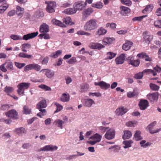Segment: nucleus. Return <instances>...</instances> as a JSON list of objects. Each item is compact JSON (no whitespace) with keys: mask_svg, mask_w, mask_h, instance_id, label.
I'll return each instance as SVG.
<instances>
[{"mask_svg":"<svg viewBox=\"0 0 161 161\" xmlns=\"http://www.w3.org/2000/svg\"><path fill=\"white\" fill-rule=\"evenodd\" d=\"M97 20L95 19H91L87 21L84 26V29L87 31L95 30L97 27Z\"/></svg>","mask_w":161,"mask_h":161,"instance_id":"nucleus-1","label":"nucleus"},{"mask_svg":"<svg viewBox=\"0 0 161 161\" xmlns=\"http://www.w3.org/2000/svg\"><path fill=\"white\" fill-rule=\"evenodd\" d=\"M30 84L29 83L23 82L19 84L17 87L18 89L17 92L19 95L23 94L24 93V91L25 89H28L30 86Z\"/></svg>","mask_w":161,"mask_h":161,"instance_id":"nucleus-2","label":"nucleus"},{"mask_svg":"<svg viewBox=\"0 0 161 161\" xmlns=\"http://www.w3.org/2000/svg\"><path fill=\"white\" fill-rule=\"evenodd\" d=\"M41 69V66L38 64L35 63L27 65L24 68L25 71L29 70L34 69L37 71H39Z\"/></svg>","mask_w":161,"mask_h":161,"instance_id":"nucleus-3","label":"nucleus"},{"mask_svg":"<svg viewBox=\"0 0 161 161\" xmlns=\"http://www.w3.org/2000/svg\"><path fill=\"white\" fill-rule=\"evenodd\" d=\"M58 147L55 145H46L44 147L39 149L38 150L39 151H44V152H53L57 150Z\"/></svg>","mask_w":161,"mask_h":161,"instance_id":"nucleus-4","label":"nucleus"},{"mask_svg":"<svg viewBox=\"0 0 161 161\" xmlns=\"http://www.w3.org/2000/svg\"><path fill=\"white\" fill-rule=\"evenodd\" d=\"M115 132L114 130L110 129L107 130L104 135L105 138L109 140L114 139L115 136Z\"/></svg>","mask_w":161,"mask_h":161,"instance_id":"nucleus-5","label":"nucleus"},{"mask_svg":"<svg viewBox=\"0 0 161 161\" xmlns=\"http://www.w3.org/2000/svg\"><path fill=\"white\" fill-rule=\"evenodd\" d=\"M158 92L153 93L149 94L147 95V98L152 103L156 102L158 99Z\"/></svg>","mask_w":161,"mask_h":161,"instance_id":"nucleus-6","label":"nucleus"},{"mask_svg":"<svg viewBox=\"0 0 161 161\" xmlns=\"http://www.w3.org/2000/svg\"><path fill=\"white\" fill-rule=\"evenodd\" d=\"M93 12V10L91 8H88L84 10L82 13V20L85 21Z\"/></svg>","mask_w":161,"mask_h":161,"instance_id":"nucleus-7","label":"nucleus"},{"mask_svg":"<svg viewBox=\"0 0 161 161\" xmlns=\"http://www.w3.org/2000/svg\"><path fill=\"white\" fill-rule=\"evenodd\" d=\"M86 6V3L82 1L78 2L75 3L74 8L76 10H82Z\"/></svg>","mask_w":161,"mask_h":161,"instance_id":"nucleus-8","label":"nucleus"},{"mask_svg":"<svg viewBox=\"0 0 161 161\" xmlns=\"http://www.w3.org/2000/svg\"><path fill=\"white\" fill-rule=\"evenodd\" d=\"M56 3L53 1H50L47 3L46 8L47 11L49 13H52L54 12V8L56 7Z\"/></svg>","mask_w":161,"mask_h":161,"instance_id":"nucleus-9","label":"nucleus"},{"mask_svg":"<svg viewBox=\"0 0 161 161\" xmlns=\"http://www.w3.org/2000/svg\"><path fill=\"white\" fill-rule=\"evenodd\" d=\"M43 72L44 73L45 75L48 78H51L54 75V72L48 69H43L41 70L40 73Z\"/></svg>","mask_w":161,"mask_h":161,"instance_id":"nucleus-10","label":"nucleus"},{"mask_svg":"<svg viewBox=\"0 0 161 161\" xmlns=\"http://www.w3.org/2000/svg\"><path fill=\"white\" fill-rule=\"evenodd\" d=\"M6 115L9 117L13 118L14 119H18L17 113L15 110H11L6 113Z\"/></svg>","mask_w":161,"mask_h":161,"instance_id":"nucleus-11","label":"nucleus"},{"mask_svg":"<svg viewBox=\"0 0 161 161\" xmlns=\"http://www.w3.org/2000/svg\"><path fill=\"white\" fill-rule=\"evenodd\" d=\"M94 84L96 86H99L102 89L106 90L109 88L110 85L104 81H102L99 82H95Z\"/></svg>","mask_w":161,"mask_h":161,"instance_id":"nucleus-12","label":"nucleus"},{"mask_svg":"<svg viewBox=\"0 0 161 161\" xmlns=\"http://www.w3.org/2000/svg\"><path fill=\"white\" fill-rule=\"evenodd\" d=\"M38 32H36L25 35L23 36V37H22V40L27 41L30 39L35 37L38 35Z\"/></svg>","mask_w":161,"mask_h":161,"instance_id":"nucleus-13","label":"nucleus"},{"mask_svg":"<svg viewBox=\"0 0 161 161\" xmlns=\"http://www.w3.org/2000/svg\"><path fill=\"white\" fill-rule=\"evenodd\" d=\"M149 103L148 101L146 100H141L139 105L140 109L142 110L145 109L148 106Z\"/></svg>","mask_w":161,"mask_h":161,"instance_id":"nucleus-14","label":"nucleus"},{"mask_svg":"<svg viewBox=\"0 0 161 161\" xmlns=\"http://www.w3.org/2000/svg\"><path fill=\"white\" fill-rule=\"evenodd\" d=\"M120 13L123 16H127L130 12V9L128 7L124 6L120 7Z\"/></svg>","mask_w":161,"mask_h":161,"instance_id":"nucleus-15","label":"nucleus"},{"mask_svg":"<svg viewBox=\"0 0 161 161\" xmlns=\"http://www.w3.org/2000/svg\"><path fill=\"white\" fill-rule=\"evenodd\" d=\"M125 56L124 54H121L119 57L115 59L116 63L117 64H123L124 62Z\"/></svg>","mask_w":161,"mask_h":161,"instance_id":"nucleus-16","label":"nucleus"},{"mask_svg":"<svg viewBox=\"0 0 161 161\" xmlns=\"http://www.w3.org/2000/svg\"><path fill=\"white\" fill-rule=\"evenodd\" d=\"M90 47L92 49L100 50L103 48H104L105 46L98 43H92L90 44Z\"/></svg>","mask_w":161,"mask_h":161,"instance_id":"nucleus-17","label":"nucleus"},{"mask_svg":"<svg viewBox=\"0 0 161 161\" xmlns=\"http://www.w3.org/2000/svg\"><path fill=\"white\" fill-rule=\"evenodd\" d=\"M144 40L147 44H148L153 39V36L151 35H147V32H145L143 33Z\"/></svg>","mask_w":161,"mask_h":161,"instance_id":"nucleus-18","label":"nucleus"},{"mask_svg":"<svg viewBox=\"0 0 161 161\" xmlns=\"http://www.w3.org/2000/svg\"><path fill=\"white\" fill-rule=\"evenodd\" d=\"M39 31L42 33H47L49 31V26L45 23H43L40 27Z\"/></svg>","mask_w":161,"mask_h":161,"instance_id":"nucleus-19","label":"nucleus"},{"mask_svg":"<svg viewBox=\"0 0 161 161\" xmlns=\"http://www.w3.org/2000/svg\"><path fill=\"white\" fill-rule=\"evenodd\" d=\"M95 102L92 99L89 98L85 100L83 103L84 106L87 107H91L92 104H95Z\"/></svg>","mask_w":161,"mask_h":161,"instance_id":"nucleus-20","label":"nucleus"},{"mask_svg":"<svg viewBox=\"0 0 161 161\" xmlns=\"http://www.w3.org/2000/svg\"><path fill=\"white\" fill-rule=\"evenodd\" d=\"M132 45L133 43L131 42L126 41L123 45L122 49L125 51H127L130 48Z\"/></svg>","mask_w":161,"mask_h":161,"instance_id":"nucleus-21","label":"nucleus"},{"mask_svg":"<svg viewBox=\"0 0 161 161\" xmlns=\"http://www.w3.org/2000/svg\"><path fill=\"white\" fill-rule=\"evenodd\" d=\"M102 138V136L98 133H96L94 135L90 136L89 139L95 140L97 142H99L101 141Z\"/></svg>","mask_w":161,"mask_h":161,"instance_id":"nucleus-22","label":"nucleus"},{"mask_svg":"<svg viewBox=\"0 0 161 161\" xmlns=\"http://www.w3.org/2000/svg\"><path fill=\"white\" fill-rule=\"evenodd\" d=\"M114 40L115 39L114 38L105 37L103 39L102 41V43L105 45H110Z\"/></svg>","mask_w":161,"mask_h":161,"instance_id":"nucleus-23","label":"nucleus"},{"mask_svg":"<svg viewBox=\"0 0 161 161\" xmlns=\"http://www.w3.org/2000/svg\"><path fill=\"white\" fill-rule=\"evenodd\" d=\"M47 106L45 100H42L39 102L37 104L36 108L38 109L45 108Z\"/></svg>","mask_w":161,"mask_h":161,"instance_id":"nucleus-24","label":"nucleus"},{"mask_svg":"<svg viewBox=\"0 0 161 161\" xmlns=\"http://www.w3.org/2000/svg\"><path fill=\"white\" fill-rule=\"evenodd\" d=\"M127 111V110L124 107L119 108L116 109L115 111L116 113L118 115H122L124 114Z\"/></svg>","mask_w":161,"mask_h":161,"instance_id":"nucleus-25","label":"nucleus"},{"mask_svg":"<svg viewBox=\"0 0 161 161\" xmlns=\"http://www.w3.org/2000/svg\"><path fill=\"white\" fill-rule=\"evenodd\" d=\"M132 140L124 141L123 142V144L124 145L123 146L124 148L126 149L130 147L131 146V144L133 143Z\"/></svg>","mask_w":161,"mask_h":161,"instance_id":"nucleus-26","label":"nucleus"},{"mask_svg":"<svg viewBox=\"0 0 161 161\" xmlns=\"http://www.w3.org/2000/svg\"><path fill=\"white\" fill-rule=\"evenodd\" d=\"M132 136V133L130 131L126 130L124 131V135L123 136L122 138L124 139H129Z\"/></svg>","mask_w":161,"mask_h":161,"instance_id":"nucleus-27","label":"nucleus"},{"mask_svg":"<svg viewBox=\"0 0 161 161\" xmlns=\"http://www.w3.org/2000/svg\"><path fill=\"white\" fill-rule=\"evenodd\" d=\"M107 32V31L103 28L100 27L99 28L96 32V35L99 36L103 35L105 34Z\"/></svg>","mask_w":161,"mask_h":161,"instance_id":"nucleus-28","label":"nucleus"},{"mask_svg":"<svg viewBox=\"0 0 161 161\" xmlns=\"http://www.w3.org/2000/svg\"><path fill=\"white\" fill-rule=\"evenodd\" d=\"M64 13L68 14H71L75 13L76 12V10L75 8H69L65 9L64 11Z\"/></svg>","mask_w":161,"mask_h":161,"instance_id":"nucleus-29","label":"nucleus"},{"mask_svg":"<svg viewBox=\"0 0 161 161\" xmlns=\"http://www.w3.org/2000/svg\"><path fill=\"white\" fill-rule=\"evenodd\" d=\"M64 123V121L59 119H57L55 120L54 122V124L57 127L60 128L61 129L63 128L62 125Z\"/></svg>","mask_w":161,"mask_h":161,"instance_id":"nucleus-30","label":"nucleus"},{"mask_svg":"<svg viewBox=\"0 0 161 161\" xmlns=\"http://www.w3.org/2000/svg\"><path fill=\"white\" fill-rule=\"evenodd\" d=\"M70 96L69 94H63L61 98V100L64 102H67L69 100Z\"/></svg>","mask_w":161,"mask_h":161,"instance_id":"nucleus-31","label":"nucleus"},{"mask_svg":"<svg viewBox=\"0 0 161 161\" xmlns=\"http://www.w3.org/2000/svg\"><path fill=\"white\" fill-rule=\"evenodd\" d=\"M52 22L53 24L59 26L61 27H66V25L63 24L61 21L57 20L55 19H53L52 20Z\"/></svg>","mask_w":161,"mask_h":161,"instance_id":"nucleus-32","label":"nucleus"},{"mask_svg":"<svg viewBox=\"0 0 161 161\" xmlns=\"http://www.w3.org/2000/svg\"><path fill=\"white\" fill-rule=\"evenodd\" d=\"M62 53V51L59 50L54 52L50 55V57L53 58H56Z\"/></svg>","mask_w":161,"mask_h":161,"instance_id":"nucleus-33","label":"nucleus"},{"mask_svg":"<svg viewBox=\"0 0 161 161\" xmlns=\"http://www.w3.org/2000/svg\"><path fill=\"white\" fill-rule=\"evenodd\" d=\"M141 132L140 131H136L134 136V138L136 141H138L142 139V137L141 136Z\"/></svg>","mask_w":161,"mask_h":161,"instance_id":"nucleus-34","label":"nucleus"},{"mask_svg":"<svg viewBox=\"0 0 161 161\" xmlns=\"http://www.w3.org/2000/svg\"><path fill=\"white\" fill-rule=\"evenodd\" d=\"M89 88V85L86 84H84L80 86V91L83 92L87 91Z\"/></svg>","mask_w":161,"mask_h":161,"instance_id":"nucleus-35","label":"nucleus"},{"mask_svg":"<svg viewBox=\"0 0 161 161\" xmlns=\"http://www.w3.org/2000/svg\"><path fill=\"white\" fill-rule=\"evenodd\" d=\"M15 131L19 135H22L25 133V128L23 127L17 128L15 129Z\"/></svg>","mask_w":161,"mask_h":161,"instance_id":"nucleus-36","label":"nucleus"},{"mask_svg":"<svg viewBox=\"0 0 161 161\" xmlns=\"http://www.w3.org/2000/svg\"><path fill=\"white\" fill-rule=\"evenodd\" d=\"M63 22L66 25H72L74 24L72 22V20L71 18L69 17H67L63 19Z\"/></svg>","mask_w":161,"mask_h":161,"instance_id":"nucleus-37","label":"nucleus"},{"mask_svg":"<svg viewBox=\"0 0 161 161\" xmlns=\"http://www.w3.org/2000/svg\"><path fill=\"white\" fill-rule=\"evenodd\" d=\"M18 56L22 58H31V55L30 54H28L22 52L20 53L18 55Z\"/></svg>","mask_w":161,"mask_h":161,"instance_id":"nucleus-38","label":"nucleus"},{"mask_svg":"<svg viewBox=\"0 0 161 161\" xmlns=\"http://www.w3.org/2000/svg\"><path fill=\"white\" fill-rule=\"evenodd\" d=\"M140 63L139 59L133 60V61H130V64L131 65L134 67H137L139 66Z\"/></svg>","mask_w":161,"mask_h":161,"instance_id":"nucleus-39","label":"nucleus"},{"mask_svg":"<svg viewBox=\"0 0 161 161\" xmlns=\"http://www.w3.org/2000/svg\"><path fill=\"white\" fill-rule=\"evenodd\" d=\"M153 6L152 5H149L147 6L143 10L142 13L145 14L147 12H150L152 10Z\"/></svg>","mask_w":161,"mask_h":161,"instance_id":"nucleus-40","label":"nucleus"},{"mask_svg":"<svg viewBox=\"0 0 161 161\" xmlns=\"http://www.w3.org/2000/svg\"><path fill=\"white\" fill-rule=\"evenodd\" d=\"M142 72L143 73H148L152 74L154 76H155L157 75L156 71H155L154 68L153 69H146L143 70Z\"/></svg>","mask_w":161,"mask_h":161,"instance_id":"nucleus-41","label":"nucleus"},{"mask_svg":"<svg viewBox=\"0 0 161 161\" xmlns=\"http://www.w3.org/2000/svg\"><path fill=\"white\" fill-rule=\"evenodd\" d=\"M92 6L94 8H101L103 6V4L101 2H98L96 3H93L92 4Z\"/></svg>","mask_w":161,"mask_h":161,"instance_id":"nucleus-42","label":"nucleus"},{"mask_svg":"<svg viewBox=\"0 0 161 161\" xmlns=\"http://www.w3.org/2000/svg\"><path fill=\"white\" fill-rule=\"evenodd\" d=\"M4 64L6 65V67L7 68L11 70L14 69L13 64L10 61H6Z\"/></svg>","mask_w":161,"mask_h":161,"instance_id":"nucleus-43","label":"nucleus"},{"mask_svg":"<svg viewBox=\"0 0 161 161\" xmlns=\"http://www.w3.org/2000/svg\"><path fill=\"white\" fill-rule=\"evenodd\" d=\"M149 86L151 89L153 91H157L158 90L159 88V86L152 83H150Z\"/></svg>","mask_w":161,"mask_h":161,"instance_id":"nucleus-44","label":"nucleus"},{"mask_svg":"<svg viewBox=\"0 0 161 161\" xmlns=\"http://www.w3.org/2000/svg\"><path fill=\"white\" fill-rule=\"evenodd\" d=\"M14 88L12 87L9 86H6L4 88V91L8 95L9 93L12 92Z\"/></svg>","mask_w":161,"mask_h":161,"instance_id":"nucleus-45","label":"nucleus"},{"mask_svg":"<svg viewBox=\"0 0 161 161\" xmlns=\"http://www.w3.org/2000/svg\"><path fill=\"white\" fill-rule=\"evenodd\" d=\"M141 147L144 148H146L148 146H150V144L148 143H146V141L145 140H142L141 141L140 143Z\"/></svg>","mask_w":161,"mask_h":161,"instance_id":"nucleus-46","label":"nucleus"},{"mask_svg":"<svg viewBox=\"0 0 161 161\" xmlns=\"http://www.w3.org/2000/svg\"><path fill=\"white\" fill-rule=\"evenodd\" d=\"M10 38L15 41L22 40V37L19 35H12L10 36Z\"/></svg>","mask_w":161,"mask_h":161,"instance_id":"nucleus-47","label":"nucleus"},{"mask_svg":"<svg viewBox=\"0 0 161 161\" xmlns=\"http://www.w3.org/2000/svg\"><path fill=\"white\" fill-rule=\"evenodd\" d=\"M156 121H154L150 124L147 127V129L149 130L150 133L151 131L153 130H152V129L153 128V127L156 125Z\"/></svg>","mask_w":161,"mask_h":161,"instance_id":"nucleus-48","label":"nucleus"},{"mask_svg":"<svg viewBox=\"0 0 161 161\" xmlns=\"http://www.w3.org/2000/svg\"><path fill=\"white\" fill-rule=\"evenodd\" d=\"M39 87L44 90L45 91H50L51 90V89L50 87L44 84L40 85L39 86Z\"/></svg>","mask_w":161,"mask_h":161,"instance_id":"nucleus-49","label":"nucleus"},{"mask_svg":"<svg viewBox=\"0 0 161 161\" xmlns=\"http://www.w3.org/2000/svg\"><path fill=\"white\" fill-rule=\"evenodd\" d=\"M23 113L26 114H29L31 112V110L29 109L28 107L25 105L23 107Z\"/></svg>","mask_w":161,"mask_h":161,"instance_id":"nucleus-50","label":"nucleus"},{"mask_svg":"<svg viewBox=\"0 0 161 161\" xmlns=\"http://www.w3.org/2000/svg\"><path fill=\"white\" fill-rule=\"evenodd\" d=\"M116 54L111 52H108L107 53V59H111L115 57Z\"/></svg>","mask_w":161,"mask_h":161,"instance_id":"nucleus-51","label":"nucleus"},{"mask_svg":"<svg viewBox=\"0 0 161 161\" xmlns=\"http://www.w3.org/2000/svg\"><path fill=\"white\" fill-rule=\"evenodd\" d=\"M109 149H112L114 152L118 153L120 150V147L118 146L115 145L110 147Z\"/></svg>","mask_w":161,"mask_h":161,"instance_id":"nucleus-52","label":"nucleus"},{"mask_svg":"<svg viewBox=\"0 0 161 161\" xmlns=\"http://www.w3.org/2000/svg\"><path fill=\"white\" fill-rule=\"evenodd\" d=\"M8 7V4L0 6V14L4 13Z\"/></svg>","mask_w":161,"mask_h":161,"instance_id":"nucleus-53","label":"nucleus"},{"mask_svg":"<svg viewBox=\"0 0 161 161\" xmlns=\"http://www.w3.org/2000/svg\"><path fill=\"white\" fill-rule=\"evenodd\" d=\"M54 104L57 107V109L55 111V113L58 112L63 108V106L58 103H55Z\"/></svg>","mask_w":161,"mask_h":161,"instance_id":"nucleus-54","label":"nucleus"},{"mask_svg":"<svg viewBox=\"0 0 161 161\" xmlns=\"http://www.w3.org/2000/svg\"><path fill=\"white\" fill-rule=\"evenodd\" d=\"M121 3L127 6H130L131 4V2L130 0H121Z\"/></svg>","mask_w":161,"mask_h":161,"instance_id":"nucleus-55","label":"nucleus"},{"mask_svg":"<svg viewBox=\"0 0 161 161\" xmlns=\"http://www.w3.org/2000/svg\"><path fill=\"white\" fill-rule=\"evenodd\" d=\"M143 72H139L135 75L134 77L136 79H141L143 77Z\"/></svg>","mask_w":161,"mask_h":161,"instance_id":"nucleus-56","label":"nucleus"},{"mask_svg":"<svg viewBox=\"0 0 161 161\" xmlns=\"http://www.w3.org/2000/svg\"><path fill=\"white\" fill-rule=\"evenodd\" d=\"M154 25L157 28H161V20L155 21L154 22Z\"/></svg>","mask_w":161,"mask_h":161,"instance_id":"nucleus-57","label":"nucleus"},{"mask_svg":"<svg viewBox=\"0 0 161 161\" xmlns=\"http://www.w3.org/2000/svg\"><path fill=\"white\" fill-rule=\"evenodd\" d=\"M76 59L75 57H72L69 60L67 63L69 64H72L76 62Z\"/></svg>","mask_w":161,"mask_h":161,"instance_id":"nucleus-58","label":"nucleus"},{"mask_svg":"<svg viewBox=\"0 0 161 161\" xmlns=\"http://www.w3.org/2000/svg\"><path fill=\"white\" fill-rule=\"evenodd\" d=\"M136 94V93L135 91H134L133 92H129L127 93V96L129 98H131L133 97Z\"/></svg>","mask_w":161,"mask_h":161,"instance_id":"nucleus-59","label":"nucleus"},{"mask_svg":"<svg viewBox=\"0 0 161 161\" xmlns=\"http://www.w3.org/2000/svg\"><path fill=\"white\" fill-rule=\"evenodd\" d=\"M15 64L17 67L19 69L22 68L25 65V63H19L17 62H15Z\"/></svg>","mask_w":161,"mask_h":161,"instance_id":"nucleus-60","label":"nucleus"},{"mask_svg":"<svg viewBox=\"0 0 161 161\" xmlns=\"http://www.w3.org/2000/svg\"><path fill=\"white\" fill-rule=\"evenodd\" d=\"M147 15H143V16L138 17H136L133 18L132 19V20L134 21H141L142 19L143 18L147 17Z\"/></svg>","mask_w":161,"mask_h":161,"instance_id":"nucleus-61","label":"nucleus"},{"mask_svg":"<svg viewBox=\"0 0 161 161\" xmlns=\"http://www.w3.org/2000/svg\"><path fill=\"white\" fill-rule=\"evenodd\" d=\"M109 129V128L108 127H104L103 126H100L99 127V130L103 133H104L107 129Z\"/></svg>","mask_w":161,"mask_h":161,"instance_id":"nucleus-62","label":"nucleus"},{"mask_svg":"<svg viewBox=\"0 0 161 161\" xmlns=\"http://www.w3.org/2000/svg\"><path fill=\"white\" fill-rule=\"evenodd\" d=\"M89 95H92L93 96H95L97 97H99L101 96L102 94L99 92H90L89 93Z\"/></svg>","mask_w":161,"mask_h":161,"instance_id":"nucleus-63","label":"nucleus"},{"mask_svg":"<svg viewBox=\"0 0 161 161\" xmlns=\"http://www.w3.org/2000/svg\"><path fill=\"white\" fill-rule=\"evenodd\" d=\"M147 54L145 53H142L137 55V57L141 58H145Z\"/></svg>","mask_w":161,"mask_h":161,"instance_id":"nucleus-64","label":"nucleus"}]
</instances>
